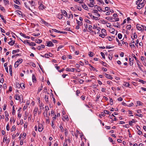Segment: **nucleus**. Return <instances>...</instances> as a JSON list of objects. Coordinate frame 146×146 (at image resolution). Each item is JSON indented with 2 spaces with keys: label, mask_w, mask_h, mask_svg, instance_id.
<instances>
[{
  "label": "nucleus",
  "mask_w": 146,
  "mask_h": 146,
  "mask_svg": "<svg viewBox=\"0 0 146 146\" xmlns=\"http://www.w3.org/2000/svg\"><path fill=\"white\" fill-rule=\"evenodd\" d=\"M106 19L108 20H111L112 22L117 21L119 20L118 18H115L111 17H107L106 18Z\"/></svg>",
  "instance_id": "obj_1"
},
{
  "label": "nucleus",
  "mask_w": 146,
  "mask_h": 146,
  "mask_svg": "<svg viewBox=\"0 0 146 146\" xmlns=\"http://www.w3.org/2000/svg\"><path fill=\"white\" fill-rule=\"evenodd\" d=\"M22 62H23L22 59L21 58H20V59H18V60L15 62V67L16 66V67H17Z\"/></svg>",
  "instance_id": "obj_2"
},
{
  "label": "nucleus",
  "mask_w": 146,
  "mask_h": 146,
  "mask_svg": "<svg viewBox=\"0 0 146 146\" xmlns=\"http://www.w3.org/2000/svg\"><path fill=\"white\" fill-rule=\"evenodd\" d=\"M136 27L137 28L138 30L141 31L144 29V26L140 25L139 24H137L136 25Z\"/></svg>",
  "instance_id": "obj_3"
},
{
  "label": "nucleus",
  "mask_w": 146,
  "mask_h": 146,
  "mask_svg": "<svg viewBox=\"0 0 146 146\" xmlns=\"http://www.w3.org/2000/svg\"><path fill=\"white\" fill-rule=\"evenodd\" d=\"M144 2H143L138 5V6H137V8L139 9H140L143 7L144 5Z\"/></svg>",
  "instance_id": "obj_4"
},
{
  "label": "nucleus",
  "mask_w": 146,
  "mask_h": 146,
  "mask_svg": "<svg viewBox=\"0 0 146 146\" xmlns=\"http://www.w3.org/2000/svg\"><path fill=\"white\" fill-rule=\"evenodd\" d=\"M5 116L6 117L5 120L6 121H8L9 120V119L8 118V116L9 115V113L6 111H5Z\"/></svg>",
  "instance_id": "obj_5"
},
{
  "label": "nucleus",
  "mask_w": 146,
  "mask_h": 146,
  "mask_svg": "<svg viewBox=\"0 0 146 146\" xmlns=\"http://www.w3.org/2000/svg\"><path fill=\"white\" fill-rule=\"evenodd\" d=\"M47 43V46H54V44L52 43L51 41H48Z\"/></svg>",
  "instance_id": "obj_6"
},
{
  "label": "nucleus",
  "mask_w": 146,
  "mask_h": 146,
  "mask_svg": "<svg viewBox=\"0 0 146 146\" xmlns=\"http://www.w3.org/2000/svg\"><path fill=\"white\" fill-rule=\"evenodd\" d=\"M104 75H105L106 77L107 78L110 79L111 80H112L113 79V78L111 76L108 74H107L106 73L104 74Z\"/></svg>",
  "instance_id": "obj_7"
},
{
  "label": "nucleus",
  "mask_w": 146,
  "mask_h": 146,
  "mask_svg": "<svg viewBox=\"0 0 146 146\" xmlns=\"http://www.w3.org/2000/svg\"><path fill=\"white\" fill-rule=\"evenodd\" d=\"M43 129V126L41 125H39L38 127V131L39 132H41Z\"/></svg>",
  "instance_id": "obj_8"
},
{
  "label": "nucleus",
  "mask_w": 146,
  "mask_h": 146,
  "mask_svg": "<svg viewBox=\"0 0 146 146\" xmlns=\"http://www.w3.org/2000/svg\"><path fill=\"white\" fill-rule=\"evenodd\" d=\"M83 8L85 10H88V8L85 4H83V5H82Z\"/></svg>",
  "instance_id": "obj_9"
},
{
  "label": "nucleus",
  "mask_w": 146,
  "mask_h": 146,
  "mask_svg": "<svg viewBox=\"0 0 146 146\" xmlns=\"http://www.w3.org/2000/svg\"><path fill=\"white\" fill-rule=\"evenodd\" d=\"M27 43L29 44L30 46H35L36 45V44L34 42H27Z\"/></svg>",
  "instance_id": "obj_10"
},
{
  "label": "nucleus",
  "mask_w": 146,
  "mask_h": 146,
  "mask_svg": "<svg viewBox=\"0 0 146 146\" xmlns=\"http://www.w3.org/2000/svg\"><path fill=\"white\" fill-rule=\"evenodd\" d=\"M45 7L42 4H41L39 7V9H40L42 10Z\"/></svg>",
  "instance_id": "obj_11"
},
{
  "label": "nucleus",
  "mask_w": 146,
  "mask_h": 146,
  "mask_svg": "<svg viewBox=\"0 0 146 146\" xmlns=\"http://www.w3.org/2000/svg\"><path fill=\"white\" fill-rule=\"evenodd\" d=\"M44 45L41 44L40 46H38L37 48L38 50H40L42 48H44Z\"/></svg>",
  "instance_id": "obj_12"
},
{
  "label": "nucleus",
  "mask_w": 146,
  "mask_h": 146,
  "mask_svg": "<svg viewBox=\"0 0 146 146\" xmlns=\"http://www.w3.org/2000/svg\"><path fill=\"white\" fill-rule=\"evenodd\" d=\"M94 3L93 2H90V3L88 5L90 7H93L94 6Z\"/></svg>",
  "instance_id": "obj_13"
},
{
  "label": "nucleus",
  "mask_w": 146,
  "mask_h": 146,
  "mask_svg": "<svg viewBox=\"0 0 146 146\" xmlns=\"http://www.w3.org/2000/svg\"><path fill=\"white\" fill-rule=\"evenodd\" d=\"M32 80L33 82H35L36 81L35 77V75L33 74L32 75Z\"/></svg>",
  "instance_id": "obj_14"
},
{
  "label": "nucleus",
  "mask_w": 146,
  "mask_h": 146,
  "mask_svg": "<svg viewBox=\"0 0 146 146\" xmlns=\"http://www.w3.org/2000/svg\"><path fill=\"white\" fill-rule=\"evenodd\" d=\"M41 21L44 24H45L46 25H48V27L49 26H50V25L48 24V23H46V21H44L43 20H41Z\"/></svg>",
  "instance_id": "obj_15"
},
{
  "label": "nucleus",
  "mask_w": 146,
  "mask_h": 146,
  "mask_svg": "<svg viewBox=\"0 0 146 146\" xmlns=\"http://www.w3.org/2000/svg\"><path fill=\"white\" fill-rule=\"evenodd\" d=\"M45 100L46 102L47 103H48V96H46V95H45Z\"/></svg>",
  "instance_id": "obj_16"
},
{
  "label": "nucleus",
  "mask_w": 146,
  "mask_h": 146,
  "mask_svg": "<svg viewBox=\"0 0 146 146\" xmlns=\"http://www.w3.org/2000/svg\"><path fill=\"white\" fill-rule=\"evenodd\" d=\"M18 85L19 86H20V87H24V88H25V85L23 83H21L20 84L19 83H18Z\"/></svg>",
  "instance_id": "obj_17"
},
{
  "label": "nucleus",
  "mask_w": 146,
  "mask_h": 146,
  "mask_svg": "<svg viewBox=\"0 0 146 146\" xmlns=\"http://www.w3.org/2000/svg\"><path fill=\"white\" fill-rule=\"evenodd\" d=\"M15 41L11 40L9 42V44L11 45H13L15 44Z\"/></svg>",
  "instance_id": "obj_18"
},
{
  "label": "nucleus",
  "mask_w": 146,
  "mask_h": 146,
  "mask_svg": "<svg viewBox=\"0 0 146 146\" xmlns=\"http://www.w3.org/2000/svg\"><path fill=\"white\" fill-rule=\"evenodd\" d=\"M115 27H117V28H120V26L119 25V24L118 23H116V24L113 25Z\"/></svg>",
  "instance_id": "obj_19"
},
{
  "label": "nucleus",
  "mask_w": 146,
  "mask_h": 146,
  "mask_svg": "<svg viewBox=\"0 0 146 146\" xmlns=\"http://www.w3.org/2000/svg\"><path fill=\"white\" fill-rule=\"evenodd\" d=\"M0 17L1 18V19L3 20V22L4 23H6V20H5V19L1 15H0Z\"/></svg>",
  "instance_id": "obj_20"
},
{
  "label": "nucleus",
  "mask_w": 146,
  "mask_h": 146,
  "mask_svg": "<svg viewBox=\"0 0 146 146\" xmlns=\"http://www.w3.org/2000/svg\"><path fill=\"white\" fill-rule=\"evenodd\" d=\"M35 42L36 43H40L42 42V40L40 39H36L35 40Z\"/></svg>",
  "instance_id": "obj_21"
},
{
  "label": "nucleus",
  "mask_w": 146,
  "mask_h": 146,
  "mask_svg": "<svg viewBox=\"0 0 146 146\" xmlns=\"http://www.w3.org/2000/svg\"><path fill=\"white\" fill-rule=\"evenodd\" d=\"M77 21V23L78 24V25H82V23L80 21H79L77 20H76Z\"/></svg>",
  "instance_id": "obj_22"
},
{
  "label": "nucleus",
  "mask_w": 146,
  "mask_h": 146,
  "mask_svg": "<svg viewBox=\"0 0 146 146\" xmlns=\"http://www.w3.org/2000/svg\"><path fill=\"white\" fill-rule=\"evenodd\" d=\"M3 1H4V4L5 5L9 4V1H8V0H3Z\"/></svg>",
  "instance_id": "obj_23"
},
{
  "label": "nucleus",
  "mask_w": 146,
  "mask_h": 146,
  "mask_svg": "<svg viewBox=\"0 0 146 146\" xmlns=\"http://www.w3.org/2000/svg\"><path fill=\"white\" fill-rule=\"evenodd\" d=\"M74 1L80 3H83V0H74Z\"/></svg>",
  "instance_id": "obj_24"
},
{
  "label": "nucleus",
  "mask_w": 146,
  "mask_h": 146,
  "mask_svg": "<svg viewBox=\"0 0 146 146\" xmlns=\"http://www.w3.org/2000/svg\"><path fill=\"white\" fill-rule=\"evenodd\" d=\"M63 15L62 14H59L58 15V18L60 19H61L63 18Z\"/></svg>",
  "instance_id": "obj_25"
},
{
  "label": "nucleus",
  "mask_w": 146,
  "mask_h": 146,
  "mask_svg": "<svg viewBox=\"0 0 146 146\" xmlns=\"http://www.w3.org/2000/svg\"><path fill=\"white\" fill-rule=\"evenodd\" d=\"M41 56L44 57H45V58H48L49 57H48V54H45L43 56H42V55H41Z\"/></svg>",
  "instance_id": "obj_26"
},
{
  "label": "nucleus",
  "mask_w": 146,
  "mask_h": 146,
  "mask_svg": "<svg viewBox=\"0 0 146 146\" xmlns=\"http://www.w3.org/2000/svg\"><path fill=\"white\" fill-rule=\"evenodd\" d=\"M137 104L139 106H142V103H141L140 101H137Z\"/></svg>",
  "instance_id": "obj_27"
},
{
  "label": "nucleus",
  "mask_w": 146,
  "mask_h": 146,
  "mask_svg": "<svg viewBox=\"0 0 146 146\" xmlns=\"http://www.w3.org/2000/svg\"><path fill=\"white\" fill-rule=\"evenodd\" d=\"M62 14L64 15H67V13L66 11H65L63 10L62 12Z\"/></svg>",
  "instance_id": "obj_28"
},
{
  "label": "nucleus",
  "mask_w": 146,
  "mask_h": 146,
  "mask_svg": "<svg viewBox=\"0 0 146 146\" xmlns=\"http://www.w3.org/2000/svg\"><path fill=\"white\" fill-rule=\"evenodd\" d=\"M124 86H129V84L127 82H125L124 83Z\"/></svg>",
  "instance_id": "obj_29"
},
{
  "label": "nucleus",
  "mask_w": 146,
  "mask_h": 146,
  "mask_svg": "<svg viewBox=\"0 0 146 146\" xmlns=\"http://www.w3.org/2000/svg\"><path fill=\"white\" fill-rule=\"evenodd\" d=\"M14 2L16 4H17L18 5L20 4V3L19 0H16L15 1H14Z\"/></svg>",
  "instance_id": "obj_30"
},
{
  "label": "nucleus",
  "mask_w": 146,
  "mask_h": 146,
  "mask_svg": "<svg viewBox=\"0 0 146 146\" xmlns=\"http://www.w3.org/2000/svg\"><path fill=\"white\" fill-rule=\"evenodd\" d=\"M94 53L92 52H89V53L88 55L90 57H92L93 56V54Z\"/></svg>",
  "instance_id": "obj_31"
},
{
  "label": "nucleus",
  "mask_w": 146,
  "mask_h": 146,
  "mask_svg": "<svg viewBox=\"0 0 146 146\" xmlns=\"http://www.w3.org/2000/svg\"><path fill=\"white\" fill-rule=\"evenodd\" d=\"M122 35L121 34L119 33L118 34V37L119 39H121L122 38Z\"/></svg>",
  "instance_id": "obj_32"
},
{
  "label": "nucleus",
  "mask_w": 146,
  "mask_h": 146,
  "mask_svg": "<svg viewBox=\"0 0 146 146\" xmlns=\"http://www.w3.org/2000/svg\"><path fill=\"white\" fill-rule=\"evenodd\" d=\"M19 50L18 49L16 50H13L12 51V53L14 54L15 53L19 52Z\"/></svg>",
  "instance_id": "obj_33"
},
{
  "label": "nucleus",
  "mask_w": 146,
  "mask_h": 146,
  "mask_svg": "<svg viewBox=\"0 0 146 146\" xmlns=\"http://www.w3.org/2000/svg\"><path fill=\"white\" fill-rule=\"evenodd\" d=\"M92 26H91V25H89V28H88L89 30L90 31H92V32H94L93 31H92Z\"/></svg>",
  "instance_id": "obj_34"
},
{
  "label": "nucleus",
  "mask_w": 146,
  "mask_h": 146,
  "mask_svg": "<svg viewBox=\"0 0 146 146\" xmlns=\"http://www.w3.org/2000/svg\"><path fill=\"white\" fill-rule=\"evenodd\" d=\"M93 19L96 20H99V19H98V18L97 17H95L94 16H92Z\"/></svg>",
  "instance_id": "obj_35"
},
{
  "label": "nucleus",
  "mask_w": 146,
  "mask_h": 146,
  "mask_svg": "<svg viewBox=\"0 0 146 146\" xmlns=\"http://www.w3.org/2000/svg\"><path fill=\"white\" fill-rule=\"evenodd\" d=\"M20 35H21L22 36H23L24 37H25V38L26 37V35H25L23 34V33H20Z\"/></svg>",
  "instance_id": "obj_36"
},
{
  "label": "nucleus",
  "mask_w": 146,
  "mask_h": 146,
  "mask_svg": "<svg viewBox=\"0 0 146 146\" xmlns=\"http://www.w3.org/2000/svg\"><path fill=\"white\" fill-rule=\"evenodd\" d=\"M64 131H65V132H64L65 135L66 136H67V135H68V133H67V129H65V130H64Z\"/></svg>",
  "instance_id": "obj_37"
},
{
  "label": "nucleus",
  "mask_w": 146,
  "mask_h": 146,
  "mask_svg": "<svg viewBox=\"0 0 146 146\" xmlns=\"http://www.w3.org/2000/svg\"><path fill=\"white\" fill-rule=\"evenodd\" d=\"M59 128L61 130V131L63 132V131H64L63 128L61 125H60Z\"/></svg>",
  "instance_id": "obj_38"
},
{
  "label": "nucleus",
  "mask_w": 146,
  "mask_h": 146,
  "mask_svg": "<svg viewBox=\"0 0 146 146\" xmlns=\"http://www.w3.org/2000/svg\"><path fill=\"white\" fill-rule=\"evenodd\" d=\"M0 9L2 11H3L4 12H5V9H4V7H1Z\"/></svg>",
  "instance_id": "obj_39"
},
{
  "label": "nucleus",
  "mask_w": 146,
  "mask_h": 146,
  "mask_svg": "<svg viewBox=\"0 0 146 146\" xmlns=\"http://www.w3.org/2000/svg\"><path fill=\"white\" fill-rule=\"evenodd\" d=\"M101 32L102 34H105L104 33H106V31L105 29H102L101 30Z\"/></svg>",
  "instance_id": "obj_40"
},
{
  "label": "nucleus",
  "mask_w": 146,
  "mask_h": 146,
  "mask_svg": "<svg viewBox=\"0 0 146 146\" xmlns=\"http://www.w3.org/2000/svg\"><path fill=\"white\" fill-rule=\"evenodd\" d=\"M139 82L142 83L143 84H145V83H146V82L145 81H143V80H139Z\"/></svg>",
  "instance_id": "obj_41"
},
{
  "label": "nucleus",
  "mask_w": 146,
  "mask_h": 146,
  "mask_svg": "<svg viewBox=\"0 0 146 146\" xmlns=\"http://www.w3.org/2000/svg\"><path fill=\"white\" fill-rule=\"evenodd\" d=\"M24 4L25 7H26V8L28 9L29 10H31V9H30V8L29 7H28L27 4V3L26 2H25L24 3Z\"/></svg>",
  "instance_id": "obj_42"
},
{
  "label": "nucleus",
  "mask_w": 146,
  "mask_h": 146,
  "mask_svg": "<svg viewBox=\"0 0 146 146\" xmlns=\"http://www.w3.org/2000/svg\"><path fill=\"white\" fill-rule=\"evenodd\" d=\"M99 36L102 38H104L105 36V34H100Z\"/></svg>",
  "instance_id": "obj_43"
},
{
  "label": "nucleus",
  "mask_w": 146,
  "mask_h": 146,
  "mask_svg": "<svg viewBox=\"0 0 146 146\" xmlns=\"http://www.w3.org/2000/svg\"><path fill=\"white\" fill-rule=\"evenodd\" d=\"M100 54H101V56H102V57L103 58H105V55H104V53L103 52H101Z\"/></svg>",
  "instance_id": "obj_44"
},
{
  "label": "nucleus",
  "mask_w": 146,
  "mask_h": 146,
  "mask_svg": "<svg viewBox=\"0 0 146 146\" xmlns=\"http://www.w3.org/2000/svg\"><path fill=\"white\" fill-rule=\"evenodd\" d=\"M104 113H107V114H110L111 113H110V112L108 111L107 110H104Z\"/></svg>",
  "instance_id": "obj_45"
},
{
  "label": "nucleus",
  "mask_w": 146,
  "mask_h": 146,
  "mask_svg": "<svg viewBox=\"0 0 146 146\" xmlns=\"http://www.w3.org/2000/svg\"><path fill=\"white\" fill-rule=\"evenodd\" d=\"M6 128L7 131H8L9 130V126L8 124L7 125Z\"/></svg>",
  "instance_id": "obj_46"
},
{
  "label": "nucleus",
  "mask_w": 146,
  "mask_h": 146,
  "mask_svg": "<svg viewBox=\"0 0 146 146\" xmlns=\"http://www.w3.org/2000/svg\"><path fill=\"white\" fill-rule=\"evenodd\" d=\"M18 96L17 95H15V98L16 100H19V98H18Z\"/></svg>",
  "instance_id": "obj_47"
},
{
  "label": "nucleus",
  "mask_w": 146,
  "mask_h": 146,
  "mask_svg": "<svg viewBox=\"0 0 146 146\" xmlns=\"http://www.w3.org/2000/svg\"><path fill=\"white\" fill-rule=\"evenodd\" d=\"M29 3L32 5V6H33L34 5H33V4L34 3V2L33 1H29Z\"/></svg>",
  "instance_id": "obj_48"
},
{
  "label": "nucleus",
  "mask_w": 146,
  "mask_h": 146,
  "mask_svg": "<svg viewBox=\"0 0 146 146\" xmlns=\"http://www.w3.org/2000/svg\"><path fill=\"white\" fill-rule=\"evenodd\" d=\"M52 30L55 32L57 33H59V31L57 30H56V29H52Z\"/></svg>",
  "instance_id": "obj_49"
},
{
  "label": "nucleus",
  "mask_w": 146,
  "mask_h": 146,
  "mask_svg": "<svg viewBox=\"0 0 146 146\" xmlns=\"http://www.w3.org/2000/svg\"><path fill=\"white\" fill-rule=\"evenodd\" d=\"M131 25H127V29H131Z\"/></svg>",
  "instance_id": "obj_50"
},
{
  "label": "nucleus",
  "mask_w": 146,
  "mask_h": 146,
  "mask_svg": "<svg viewBox=\"0 0 146 146\" xmlns=\"http://www.w3.org/2000/svg\"><path fill=\"white\" fill-rule=\"evenodd\" d=\"M112 55H111L110 54H109V56H108L109 59L110 60H111L112 59Z\"/></svg>",
  "instance_id": "obj_51"
},
{
  "label": "nucleus",
  "mask_w": 146,
  "mask_h": 146,
  "mask_svg": "<svg viewBox=\"0 0 146 146\" xmlns=\"http://www.w3.org/2000/svg\"><path fill=\"white\" fill-rule=\"evenodd\" d=\"M49 118L48 117H47V118L46 119V123H49Z\"/></svg>",
  "instance_id": "obj_52"
},
{
  "label": "nucleus",
  "mask_w": 146,
  "mask_h": 146,
  "mask_svg": "<svg viewBox=\"0 0 146 146\" xmlns=\"http://www.w3.org/2000/svg\"><path fill=\"white\" fill-rule=\"evenodd\" d=\"M97 1L100 2L101 4H104V2L102 0H97Z\"/></svg>",
  "instance_id": "obj_53"
},
{
  "label": "nucleus",
  "mask_w": 146,
  "mask_h": 146,
  "mask_svg": "<svg viewBox=\"0 0 146 146\" xmlns=\"http://www.w3.org/2000/svg\"><path fill=\"white\" fill-rule=\"evenodd\" d=\"M63 47V45H60V46L57 49V51H59L60 49L62 48Z\"/></svg>",
  "instance_id": "obj_54"
},
{
  "label": "nucleus",
  "mask_w": 146,
  "mask_h": 146,
  "mask_svg": "<svg viewBox=\"0 0 146 146\" xmlns=\"http://www.w3.org/2000/svg\"><path fill=\"white\" fill-rule=\"evenodd\" d=\"M41 86H42L40 88H38V92H40L42 90V85Z\"/></svg>",
  "instance_id": "obj_55"
},
{
  "label": "nucleus",
  "mask_w": 146,
  "mask_h": 146,
  "mask_svg": "<svg viewBox=\"0 0 146 146\" xmlns=\"http://www.w3.org/2000/svg\"><path fill=\"white\" fill-rule=\"evenodd\" d=\"M129 60L130 61V66H132L133 64V62H131V58H129Z\"/></svg>",
  "instance_id": "obj_56"
},
{
  "label": "nucleus",
  "mask_w": 146,
  "mask_h": 146,
  "mask_svg": "<svg viewBox=\"0 0 146 146\" xmlns=\"http://www.w3.org/2000/svg\"><path fill=\"white\" fill-rule=\"evenodd\" d=\"M114 48V46H112L111 47H110V46H107L106 47V48H107V49H110V48Z\"/></svg>",
  "instance_id": "obj_57"
},
{
  "label": "nucleus",
  "mask_w": 146,
  "mask_h": 146,
  "mask_svg": "<svg viewBox=\"0 0 146 146\" xmlns=\"http://www.w3.org/2000/svg\"><path fill=\"white\" fill-rule=\"evenodd\" d=\"M111 24L110 23H108V24L107 25V27H109L110 28H111Z\"/></svg>",
  "instance_id": "obj_58"
},
{
  "label": "nucleus",
  "mask_w": 146,
  "mask_h": 146,
  "mask_svg": "<svg viewBox=\"0 0 146 146\" xmlns=\"http://www.w3.org/2000/svg\"><path fill=\"white\" fill-rule=\"evenodd\" d=\"M107 38L108 39V40L109 41H112V38L111 37V36H108Z\"/></svg>",
  "instance_id": "obj_59"
},
{
  "label": "nucleus",
  "mask_w": 146,
  "mask_h": 146,
  "mask_svg": "<svg viewBox=\"0 0 146 146\" xmlns=\"http://www.w3.org/2000/svg\"><path fill=\"white\" fill-rule=\"evenodd\" d=\"M33 36H38L39 35H40V34L39 33H37V34H36L35 33H33V34H32Z\"/></svg>",
  "instance_id": "obj_60"
},
{
  "label": "nucleus",
  "mask_w": 146,
  "mask_h": 146,
  "mask_svg": "<svg viewBox=\"0 0 146 146\" xmlns=\"http://www.w3.org/2000/svg\"><path fill=\"white\" fill-rule=\"evenodd\" d=\"M85 21L86 22L89 23L91 24V22L90 20L87 19Z\"/></svg>",
  "instance_id": "obj_61"
},
{
  "label": "nucleus",
  "mask_w": 146,
  "mask_h": 146,
  "mask_svg": "<svg viewBox=\"0 0 146 146\" xmlns=\"http://www.w3.org/2000/svg\"><path fill=\"white\" fill-rule=\"evenodd\" d=\"M110 103H112L111 104V105H112L113 104V101L112 99L111 98H110Z\"/></svg>",
  "instance_id": "obj_62"
},
{
  "label": "nucleus",
  "mask_w": 146,
  "mask_h": 146,
  "mask_svg": "<svg viewBox=\"0 0 146 146\" xmlns=\"http://www.w3.org/2000/svg\"><path fill=\"white\" fill-rule=\"evenodd\" d=\"M66 70L68 72L71 71V69H70L69 68H67L66 69Z\"/></svg>",
  "instance_id": "obj_63"
},
{
  "label": "nucleus",
  "mask_w": 146,
  "mask_h": 146,
  "mask_svg": "<svg viewBox=\"0 0 146 146\" xmlns=\"http://www.w3.org/2000/svg\"><path fill=\"white\" fill-rule=\"evenodd\" d=\"M134 38H137V35L135 33H134Z\"/></svg>",
  "instance_id": "obj_64"
}]
</instances>
